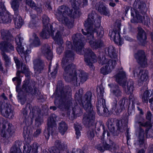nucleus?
I'll return each instance as SVG.
<instances>
[{
  "label": "nucleus",
  "instance_id": "nucleus-1",
  "mask_svg": "<svg viewBox=\"0 0 153 153\" xmlns=\"http://www.w3.org/2000/svg\"><path fill=\"white\" fill-rule=\"evenodd\" d=\"M56 99L54 103L56 106L61 109L63 110L64 109H69L73 108V112L69 114V117L70 119L73 120L78 114V111L80 112V108L77 107L74 108L76 106L74 104V101L72 98L71 90L70 87L64 88L58 94L57 91L54 94Z\"/></svg>",
  "mask_w": 153,
  "mask_h": 153
},
{
  "label": "nucleus",
  "instance_id": "nucleus-2",
  "mask_svg": "<svg viewBox=\"0 0 153 153\" xmlns=\"http://www.w3.org/2000/svg\"><path fill=\"white\" fill-rule=\"evenodd\" d=\"M72 11V10H70L68 7L63 5L59 7L55 14L58 21L69 28H72L73 27V21L71 19H69L66 15L75 18L79 17L81 14L79 9H75L73 13Z\"/></svg>",
  "mask_w": 153,
  "mask_h": 153
},
{
  "label": "nucleus",
  "instance_id": "nucleus-3",
  "mask_svg": "<svg viewBox=\"0 0 153 153\" xmlns=\"http://www.w3.org/2000/svg\"><path fill=\"white\" fill-rule=\"evenodd\" d=\"M134 8L131 9V15L133 18L131 20L133 23H138L143 21L142 16L140 15L139 12L135 9H138L142 14H144L147 10L146 5L143 1L135 0L133 4Z\"/></svg>",
  "mask_w": 153,
  "mask_h": 153
},
{
  "label": "nucleus",
  "instance_id": "nucleus-4",
  "mask_svg": "<svg viewBox=\"0 0 153 153\" xmlns=\"http://www.w3.org/2000/svg\"><path fill=\"white\" fill-rule=\"evenodd\" d=\"M97 16V15L94 11H92L89 13L88 18L85 21V31L83 29H82V32L83 35L87 36V39L88 40L93 41L94 36L93 35L94 29L93 21L94 18Z\"/></svg>",
  "mask_w": 153,
  "mask_h": 153
},
{
  "label": "nucleus",
  "instance_id": "nucleus-5",
  "mask_svg": "<svg viewBox=\"0 0 153 153\" xmlns=\"http://www.w3.org/2000/svg\"><path fill=\"white\" fill-rule=\"evenodd\" d=\"M61 65L64 70L63 76L67 82H71L74 76L76 75V71L75 65L71 62L61 63Z\"/></svg>",
  "mask_w": 153,
  "mask_h": 153
},
{
  "label": "nucleus",
  "instance_id": "nucleus-6",
  "mask_svg": "<svg viewBox=\"0 0 153 153\" xmlns=\"http://www.w3.org/2000/svg\"><path fill=\"white\" fill-rule=\"evenodd\" d=\"M0 130H1V135L8 140L12 137L14 133L13 127L12 124L0 117Z\"/></svg>",
  "mask_w": 153,
  "mask_h": 153
},
{
  "label": "nucleus",
  "instance_id": "nucleus-7",
  "mask_svg": "<svg viewBox=\"0 0 153 153\" xmlns=\"http://www.w3.org/2000/svg\"><path fill=\"white\" fill-rule=\"evenodd\" d=\"M98 62L100 64L104 65L100 69L101 72L104 75H106L111 72L117 64L115 60L108 59L104 56L102 58L99 57Z\"/></svg>",
  "mask_w": 153,
  "mask_h": 153
},
{
  "label": "nucleus",
  "instance_id": "nucleus-8",
  "mask_svg": "<svg viewBox=\"0 0 153 153\" xmlns=\"http://www.w3.org/2000/svg\"><path fill=\"white\" fill-rule=\"evenodd\" d=\"M64 30V27L62 26H59V28L55 33V36H53V39L55 44L58 46V47L57 48L56 51L59 54H60L62 52L64 49V46H63L64 41L62 37Z\"/></svg>",
  "mask_w": 153,
  "mask_h": 153
},
{
  "label": "nucleus",
  "instance_id": "nucleus-9",
  "mask_svg": "<svg viewBox=\"0 0 153 153\" xmlns=\"http://www.w3.org/2000/svg\"><path fill=\"white\" fill-rule=\"evenodd\" d=\"M151 122V121L148 120L145 123H143L141 122H137L138 123V124L140 126L139 131V132L138 140L136 142L134 143L135 145H139L140 147H142L143 146L145 147L146 146L144 141V131L143 129L140 128V126L148 127L150 128L152 126Z\"/></svg>",
  "mask_w": 153,
  "mask_h": 153
},
{
  "label": "nucleus",
  "instance_id": "nucleus-10",
  "mask_svg": "<svg viewBox=\"0 0 153 153\" xmlns=\"http://www.w3.org/2000/svg\"><path fill=\"white\" fill-rule=\"evenodd\" d=\"M72 39L76 53L80 55L82 54L84 46L82 41L85 39L84 36L80 33H76L73 35Z\"/></svg>",
  "mask_w": 153,
  "mask_h": 153
},
{
  "label": "nucleus",
  "instance_id": "nucleus-11",
  "mask_svg": "<svg viewBox=\"0 0 153 153\" xmlns=\"http://www.w3.org/2000/svg\"><path fill=\"white\" fill-rule=\"evenodd\" d=\"M23 38L21 37L20 34L17 35L15 38V41L17 47L16 48V50L18 53L22 54L23 53L24 59L27 62L30 60V56L29 54L30 53V51L27 50L25 52H24V48L22 45V42L23 40Z\"/></svg>",
  "mask_w": 153,
  "mask_h": 153
},
{
  "label": "nucleus",
  "instance_id": "nucleus-12",
  "mask_svg": "<svg viewBox=\"0 0 153 153\" xmlns=\"http://www.w3.org/2000/svg\"><path fill=\"white\" fill-rule=\"evenodd\" d=\"M121 24L120 21L119 20L116 21L115 23L114 26L115 27V30L113 31L110 30L109 35L111 37L114 38V42L117 44L121 45L123 43V42L120 36V31Z\"/></svg>",
  "mask_w": 153,
  "mask_h": 153
},
{
  "label": "nucleus",
  "instance_id": "nucleus-13",
  "mask_svg": "<svg viewBox=\"0 0 153 153\" xmlns=\"http://www.w3.org/2000/svg\"><path fill=\"white\" fill-rule=\"evenodd\" d=\"M84 56L86 65L93 69V64L97 61V57L96 55L90 48H88L85 50Z\"/></svg>",
  "mask_w": 153,
  "mask_h": 153
},
{
  "label": "nucleus",
  "instance_id": "nucleus-14",
  "mask_svg": "<svg viewBox=\"0 0 153 153\" xmlns=\"http://www.w3.org/2000/svg\"><path fill=\"white\" fill-rule=\"evenodd\" d=\"M86 113L83 116L82 122L84 125L89 127L94 125L93 123L95 118V113L93 109L92 110L88 108V110H85Z\"/></svg>",
  "mask_w": 153,
  "mask_h": 153
},
{
  "label": "nucleus",
  "instance_id": "nucleus-15",
  "mask_svg": "<svg viewBox=\"0 0 153 153\" xmlns=\"http://www.w3.org/2000/svg\"><path fill=\"white\" fill-rule=\"evenodd\" d=\"M40 109L36 107H33L30 113L32 117L35 118V125L39 127L44 123V120L42 115L41 114Z\"/></svg>",
  "mask_w": 153,
  "mask_h": 153
},
{
  "label": "nucleus",
  "instance_id": "nucleus-16",
  "mask_svg": "<svg viewBox=\"0 0 153 153\" xmlns=\"http://www.w3.org/2000/svg\"><path fill=\"white\" fill-rule=\"evenodd\" d=\"M94 18L93 21L94 32L96 33L97 36L99 38L102 37L104 34L103 28L100 26L101 19L100 17H97V16Z\"/></svg>",
  "mask_w": 153,
  "mask_h": 153
},
{
  "label": "nucleus",
  "instance_id": "nucleus-17",
  "mask_svg": "<svg viewBox=\"0 0 153 153\" xmlns=\"http://www.w3.org/2000/svg\"><path fill=\"white\" fill-rule=\"evenodd\" d=\"M33 62L35 74L37 76L41 73L44 70L45 67L44 61L41 58H38L34 59Z\"/></svg>",
  "mask_w": 153,
  "mask_h": 153
},
{
  "label": "nucleus",
  "instance_id": "nucleus-18",
  "mask_svg": "<svg viewBox=\"0 0 153 153\" xmlns=\"http://www.w3.org/2000/svg\"><path fill=\"white\" fill-rule=\"evenodd\" d=\"M79 73L78 77L76 76L77 73H76V75L74 76L71 81L74 83H76L77 85H78V84L79 85L81 83H83L86 81L88 76V74L84 71H79Z\"/></svg>",
  "mask_w": 153,
  "mask_h": 153
},
{
  "label": "nucleus",
  "instance_id": "nucleus-19",
  "mask_svg": "<svg viewBox=\"0 0 153 153\" xmlns=\"http://www.w3.org/2000/svg\"><path fill=\"white\" fill-rule=\"evenodd\" d=\"M35 84L34 83L30 82L29 80H25L23 83L22 90L26 93H30L32 94H35L36 91V88H34V92L33 91Z\"/></svg>",
  "mask_w": 153,
  "mask_h": 153
},
{
  "label": "nucleus",
  "instance_id": "nucleus-20",
  "mask_svg": "<svg viewBox=\"0 0 153 153\" xmlns=\"http://www.w3.org/2000/svg\"><path fill=\"white\" fill-rule=\"evenodd\" d=\"M134 57L138 63L142 67H146L147 64V60L145 58V53L143 50H139L134 55Z\"/></svg>",
  "mask_w": 153,
  "mask_h": 153
},
{
  "label": "nucleus",
  "instance_id": "nucleus-21",
  "mask_svg": "<svg viewBox=\"0 0 153 153\" xmlns=\"http://www.w3.org/2000/svg\"><path fill=\"white\" fill-rule=\"evenodd\" d=\"M92 96V94L90 91H88L86 92L85 95L82 102L83 107L85 110H88V108L92 110L93 108V107L91 103V98Z\"/></svg>",
  "mask_w": 153,
  "mask_h": 153
},
{
  "label": "nucleus",
  "instance_id": "nucleus-22",
  "mask_svg": "<svg viewBox=\"0 0 153 153\" xmlns=\"http://www.w3.org/2000/svg\"><path fill=\"white\" fill-rule=\"evenodd\" d=\"M126 99L125 98H122L119 101V104L117 106V101H116L113 103L112 106V111H114L117 114L121 112L124 109V105L125 104Z\"/></svg>",
  "mask_w": 153,
  "mask_h": 153
},
{
  "label": "nucleus",
  "instance_id": "nucleus-23",
  "mask_svg": "<svg viewBox=\"0 0 153 153\" xmlns=\"http://www.w3.org/2000/svg\"><path fill=\"white\" fill-rule=\"evenodd\" d=\"M50 48V46L48 44H44L41 47V52L48 60L51 61L53 58V55Z\"/></svg>",
  "mask_w": 153,
  "mask_h": 153
},
{
  "label": "nucleus",
  "instance_id": "nucleus-24",
  "mask_svg": "<svg viewBox=\"0 0 153 153\" xmlns=\"http://www.w3.org/2000/svg\"><path fill=\"white\" fill-rule=\"evenodd\" d=\"M120 83L121 84L120 85L123 87V90L126 94H129L132 93L134 88V82L132 80H129L127 82H125L122 84L121 82Z\"/></svg>",
  "mask_w": 153,
  "mask_h": 153
},
{
  "label": "nucleus",
  "instance_id": "nucleus-25",
  "mask_svg": "<svg viewBox=\"0 0 153 153\" xmlns=\"http://www.w3.org/2000/svg\"><path fill=\"white\" fill-rule=\"evenodd\" d=\"M30 105L29 104H27L25 108H23L22 111L23 122V123H25L27 126L31 124L32 123L31 119H30V120H29L27 114V107L28 108L30 109Z\"/></svg>",
  "mask_w": 153,
  "mask_h": 153
},
{
  "label": "nucleus",
  "instance_id": "nucleus-26",
  "mask_svg": "<svg viewBox=\"0 0 153 153\" xmlns=\"http://www.w3.org/2000/svg\"><path fill=\"white\" fill-rule=\"evenodd\" d=\"M105 104V101L104 99L102 97L98 98L97 108V113L100 115H101L106 112L107 109L104 107Z\"/></svg>",
  "mask_w": 153,
  "mask_h": 153
},
{
  "label": "nucleus",
  "instance_id": "nucleus-27",
  "mask_svg": "<svg viewBox=\"0 0 153 153\" xmlns=\"http://www.w3.org/2000/svg\"><path fill=\"white\" fill-rule=\"evenodd\" d=\"M0 49L1 52H9L14 50V47L11 43L7 41H2L0 43Z\"/></svg>",
  "mask_w": 153,
  "mask_h": 153
},
{
  "label": "nucleus",
  "instance_id": "nucleus-28",
  "mask_svg": "<svg viewBox=\"0 0 153 153\" xmlns=\"http://www.w3.org/2000/svg\"><path fill=\"white\" fill-rule=\"evenodd\" d=\"M2 106H1V112L2 115L6 118H12V110L11 109L10 105L6 103L4 105L3 108L2 109Z\"/></svg>",
  "mask_w": 153,
  "mask_h": 153
},
{
  "label": "nucleus",
  "instance_id": "nucleus-29",
  "mask_svg": "<svg viewBox=\"0 0 153 153\" xmlns=\"http://www.w3.org/2000/svg\"><path fill=\"white\" fill-rule=\"evenodd\" d=\"M108 85L111 88V91L114 96L118 98L121 96L122 91L118 85L113 84H109Z\"/></svg>",
  "mask_w": 153,
  "mask_h": 153
},
{
  "label": "nucleus",
  "instance_id": "nucleus-30",
  "mask_svg": "<svg viewBox=\"0 0 153 153\" xmlns=\"http://www.w3.org/2000/svg\"><path fill=\"white\" fill-rule=\"evenodd\" d=\"M50 28L51 32L50 30V29L49 27H48V28H46L45 27H43L42 31L40 33V36L44 39H47L49 38V35H51L53 38L54 35V33L55 32V31L51 30V26L50 25Z\"/></svg>",
  "mask_w": 153,
  "mask_h": 153
},
{
  "label": "nucleus",
  "instance_id": "nucleus-31",
  "mask_svg": "<svg viewBox=\"0 0 153 153\" xmlns=\"http://www.w3.org/2000/svg\"><path fill=\"white\" fill-rule=\"evenodd\" d=\"M74 54L70 50L66 51L64 53L62 62H71L74 59Z\"/></svg>",
  "mask_w": 153,
  "mask_h": 153
},
{
  "label": "nucleus",
  "instance_id": "nucleus-32",
  "mask_svg": "<svg viewBox=\"0 0 153 153\" xmlns=\"http://www.w3.org/2000/svg\"><path fill=\"white\" fill-rule=\"evenodd\" d=\"M11 19V16L5 10L0 12V23L10 22Z\"/></svg>",
  "mask_w": 153,
  "mask_h": 153
},
{
  "label": "nucleus",
  "instance_id": "nucleus-33",
  "mask_svg": "<svg viewBox=\"0 0 153 153\" xmlns=\"http://www.w3.org/2000/svg\"><path fill=\"white\" fill-rule=\"evenodd\" d=\"M95 7L96 9L102 14L109 16V12L104 5L102 2L96 4Z\"/></svg>",
  "mask_w": 153,
  "mask_h": 153
},
{
  "label": "nucleus",
  "instance_id": "nucleus-34",
  "mask_svg": "<svg viewBox=\"0 0 153 153\" xmlns=\"http://www.w3.org/2000/svg\"><path fill=\"white\" fill-rule=\"evenodd\" d=\"M114 122V120L113 118H109L107 122V125L112 134L114 136H117L119 133L115 130V128L113 125Z\"/></svg>",
  "mask_w": 153,
  "mask_h": 153
},
{
  "label": "nucleus",
  "instance_id": "nucleus-35",
  "mask_svg": "<svg viewBox=\"0 0 153 153\" xmlns=\"http://www.w3.org/2000/svg\"><path fill=\"white\" fill-rule=\"evenodd\" d=\"M115 77L117 82L120 85L126 82V74L124 71L121 70Z\"/></svg>",
  "mask_w": 153,
  "mask_h": 153
},
{
  "label": "nucleus",
  "instance_id": "nucleus-36",
  "mask_svg": "<svg viewBox=\"0 0 153 153\" xmlns=\"http://www.w3.org/2000/svg\"><path fill=\"white\" fill-rule=\"evenodd\" d=\"M138 29V39L140 42L141 45H143L145 44V41L146 39V33L141 27H139Z\"/></svg>",
  "mask_w": 153,
  "mask_h": 153
},
{
  "label": "nucleus",
  "instance_id": "nucleus-37",
  "mask_svg": "<svg viewBox=\"0 0 153 153\" xmlns=\"http://www.w3.org/2000/svg\"><path fill=\"white\" fill-rule=\"evenodd\" d=\"M16 28H20L23 24L22 19L19 15V12L17 14L14 13L13 18Z\"/></svg>",
  "mask_w": 153,
  "mask_h": 153
},
{
  "label": "nucleus",
  "instance_id": "nucleus-38",
  "mask_svg": "<svg viewBox=\"0 0 153 153\" xmlns=\"http://www.w3.org/2000/svg\"><path fill=\"white\" fill-rule=\"evenodd\" d=\"M105 51V53L111 58L115 59L117 57V53L113 46H110L106 48Z\"/></svg>",
  "mask_w": 153,
  "mask_h": 153
},
{
  "label": "nucleus",
  "instance_id": "nucleus-39",
  "mask_svg": "<svg viewBox=\"0 0 153 153\" xmlns=\"http://www.w3.org/2000/svg\"><path fill=\"white\" fill-rule=\"evenodd\" d=\"M140 76L138 80V84L141 85L142 83L146 81L148 77V71L146 70H140L139 72Z\"/></svg>",
  "mask_w": 153,
  "mask_h": 153
},
{
  "label": "nucleus",
  "instance_id": "nucleus-40",
  "mask_svg": "<svg viewBox=\"0 0 153 153\" xmlns=\"http://www.w3.org/2000/svg\"><path fill=\"white\" fill-rule=\"evenodd\" d=\"M39 147L38 144L36 143L33 144V147L32 148V151L31 152V147L28 146L26 148L25 146H23V153H37V149Z\"/></svg>",
  "mask_w": 153,
  "mask_h": 153
},
{
  "label": "nucleus",
  "instance_id": "nucleus-41",
  "mask_svg": "<svg viewBox=\"0 0 153 153\" xmlns=\"http://www.w3.org/2000/svg\"><path fill=\"white\" fill-rule=\"evenodd\" d=\"M1 34L2 38L4 40L10 41L13 40V37L8 30H1Z\"/></svg>",
  "mask_w": 153,
  "mask_h": 153
},
{
  "label": "nucleus",
  "instance_id": "nucleus-42",
  "mask_svg": "<svg viewBox=\"0 0 153 153\" xmlns=\"http://www.w3.org/2000/svg\"><path fill=\"white\" fill-rule=\"evenodd\" d=\"M56 116L54 114H52L48 119V126L54 128L56 126L55 122Z\"/></svg>",
  "mask_w": 153,
  "mask_h": 153
},
{
  "label": "nucleus",
  "instance_id": "nucleus-43",
  "mask_svg": "<svg viewBox=\"0 0 153 153\" xmlns=\"http://www.w3.org/2000/svg\"><path fill=\"white\" fill-rule=\"evenodd\" d=\"M22 0H11V7L13 10L14 13L16 14L19 12V2Z\"/></svg>",
  "mask_w": 153,
  "mask_h": 153
},
{
  "label": "nucleus",
  "instance_id": "nucleus-44",
  "mask_svg": "<svg viewBox=\"0 0 153 153\" xmlns=\"http://www.w3.org/2000/svg\"><path fill=\"white\" fill-rule=\"evenodd\" d=\"M116 125L117 130V131H119L120 132H123L125 131L126 128H127V125L125 124L124 122L122 120H117Z\"/></svg>",
  "mask_w": 153,
  "mask_h": 153
},
{
  "label": "nucleus",
  "instance_id": "nucleus-45",
  "mask_svg": "<svg viewBox=\"0 0 153 153\" xmlns=\"http://www.w3.org/2000/svg\"><path fill=\"white\" fill-rule=\"evenodd\" d=\"M23 136L25 140L27 143H29L32 140V133L27 129V128H24L23 130Z\"/></svg>",
  "mask_w": 153,
  "mask_h": 153
},
{
  "label": "nucleus",
  "instance_id": "nucleus-46",
  "mask_svg": "<svg viewBox=\"0 0 153 153\" xmlns=\"http://www.w3.org/2000/svg\"><path fill=\"white\" fill-rule=\"evenodd\" d=\"M89 43L91 47L95 49L100 48L103 45V42L100 40H96L95 42L90 41Z\"/></svg>",
  "mask_w": 153,
  "mask_h": 153
},
{
  "label": "nucleus",
  "instance_id": "nucleus-47",
  "mask_svg": "<svg viewBox=\"0 0 153 153\" xmlns=\"http://www.w3.org/2000/svg\"><path fill=\"white\" fill-rule=\"evenodd\" d=\"M68 126L66 123L62 121L59 123L58 129L59 132L62 135L66 132L68 129Z\"/></svg>",
  "mask_w": 153,
  "mask_h": 153
},
{
  "label": "nucleus",
  "instance_id": "nucleus-48",
  "mask_svg": "<svg viewBox=\"0 0 153 153\" xmlns=\"http://www.w3.org/2000/svg\"><path fill=\"white\" fill-rule=\"evenodd\" d=\"M19 71L21 72V73L25 74L26 77H29L30 76L31 72L29 71L28 67L24 64L22 63L21 70Z\"/></svg>",
  "mask_w": 153,
  "mask_h": 153
},
{
  "label": "nucleus",
  "instance_id": "nucleus-49",
  "mask_svg": "<svg viewBox=\"0 0 153 153\" xmlns=\"http://www.w3.org/2000/svg\"><path fill=\"white\" fill-rule=\"evenodd\" d=\"M74 125L76 131V137L77 139H78L81 135V131H82V126L81 124L76 122Z\"/></svg>",
  "mask_w": 153,
  "mask_h": 153
},
{
  "label": "nucleus",
  "instance_id": "nucleus-50",
  "mask_svg": "<svg viewBox=\"0 0 153 153\" xmlns=\"http://www.w3.org/2000/svg\"><path fill=\"white\" fill-rule=\"evenodd\" d=\"M153 94V92L152 91H151V93H150L149 90L145 91L142 95V98L143 101L146 103H148V99H149L150 97H151Z\"/></svg>",
  "mask_w": 153,
  "mask_h": 153
},
{
  "label": "nucleus",
  "instance_id": "nucleus-51",
  "mask_svg": "<svg viewBox=\"0 0 153 153\" xmlns=\"http://www.w3.org/2000/svg\"><path fill=\"white\" fill-rule=\"evenodd\" d=\"M89 130L87 132V136L89 139L91 140L94 137L95 126H92L88 127Z\"/></svg>",
  "mask_w": 153,
  "mask_h": 153
},
{
  "label": "nucleus",
  "instance_id": "nucleus-52",
  "mask_svg": "<svg viewBox=\"0 0 153 153\" xmlns=\"http://www.w3.org/2000/svg\"><path fill=\"white\" fill-rule=\"evenodd\" d=\"M118 148L117 146H116L114 143H113L111 145L105 143H104V149L105 150H109L111 151H114L116 149Z\"/></svg>",
  "mask_w": 153,
  "mask_h": 153
},
{
  "label": "nucleus",
  "instance_id": "nucleus-53",
  "mask_svg": "<svg viewBox=\"0 0 153 153\" xmlns=\"http://www.w3.org/2000/svg\"><path fill=\"white\" fill-rule=\"evenodd\" d=\"M33 36L34 38L32 43L33 46L35 47H37L41 45V42L37 35L35 33H34Z\"/></svg>",
  "mask_w": 153,
  "mask_h": 153
},
{
  "label": "nucleus",
  "instance_id": "nucleus-54",
  "mask_svg": "<svg viewBox=\"0 0 153 153\" xmlns=\"http://www.w3.org/2000/svg\"><path fill=\"white\" fill-rule=\"evenodd\" d=\"M1 55L5 61L6 67L9 66L11 65V61L9 56L4 52H1Z\"/></svg>",
  "mask_w": 153,
  "mask_h": 153
},
{
  "label": "nucleus",
  "instance_id": "nucleus-55",
  "mask_svg": "<svg viewBox=\"0 0 153 153\" xmlns=\"http://www.w3.org/2000/svg\"><path fill=\"white\" fill-rule=\"evenodd\" d=\"M49 17L45 15H44L42 17V22L43 25V27H45L46 28H48V25L49 24Z\"/></svg>",
  "mask_w": 153,
  "mask_h": 153
},
{
  "label": "nucleus",
  "instance_id": "nucleus-56",
  "mask_svg": "<svg viewBox=\"0 0 153 153\" xmlns=\"http://www.w3.org/2000/svg\"><path fill=\"white\" fill-rule=\"evenodd\" d=\"M54 128L52 127L48 126V128L46 130H45L44 132V134L46 139H48L50 136V134H52L53 132Z\"/></svg>",
  "mask_w": 153,
  "mask_h": 153
},
{
  "label": "nucleus",
  "instance_id": "nucleus-57",
  "mask_svg": "<svg viewBox=\"0 0 153 153\" xmlns=\"http://www.w3.org/2000/svg\"><path fill=\"white\" fill-rule=\"evenodd\" d=\"M39 26V21L31 20L30 22L29 27L31 28L35 29Z\"/></svg>",
  "mask_w": 153,
  "mask_h": 153
},
{
  "label": "nucleus",
  "instance_id": "nucleus-58",
  "mask_svg": "<svg viewBox=\"0 0 153 153\" xmlns=\"http://www.w3.org/2000/svg\"><path fill=\"white\" fill-rule=\"evenodd\" d=\"M55 146L56 147V148L60 149H62L64 147V144L63 143H61V141L59 140H56L55 142Z\"/></svg>",
  "mask_w": 153,
  "mask_h": 153
},
{
  "label": "nucleus",
  "instance_id": "nucleus-59",
  "mask_svg": "<svg viewBox=\"0 0 153 153\" xmlns=\"http://www.w3.org/2000/svg\"><path fill=\"white\" fill-rule=\"evenodd\" d=\"M22 145V143L21 141L19 140L16 141L15 142L14 145L12 147V150H13L14 149H16V148L20 149Z\"/></svg>",
  "mask_w": 153,
  "mask_h": 153
},
{
  "label": "nucleus",
  "instance_id": "nucleus-60",
  "mask_svg": "<svg viewBox=\"0 0 153 153\" xmlns=\"http://www.w3.org/2000/svg\"><path fill=\"white\" fill-rule=\"evenodd\" d=\"M83 93V90L82 89H81L79 90L78 92L76 93L75 94V97L76 99H79L80 100L81 99V97Z\"/></svg>",
  "mask_w": 153,
  "mask_h": 153
},
{
  "label": "nucleus",
  "instance_id": "nucleus-61",
  "mask_svg": "<svg viewBox=\"0 0 153 153\" xmlns=\"http://www.w3.org/2000/svg\"><path fill=\"white\" fill-rule=\"evenodd\" d=\"M26 3L32 9H33L36 6L35 3L32 0H26Z\"/></svg>",
  "mask_w": 153,
  "mask_h": 153
},
{
  "label": "nucleus",
  "instance_id": "nucleus-62",
  "mask_svg": "<svg viewBox=\"0 0 153 153\" xmlns=\"http://www.w3.org/2000/svg\"><path fill=\"white\" fill-rule=\"evenodd\" d=\"M129 98L130 101H131L132 103H136V104H138V101L136 98L134 97L133 94H131L129 96Z\"/></svg>",
  "mask_w": 153,
  "mask_h": 153
},
{
  "label": "nucleus",
  "instance_id": "nucleus-63",
  "mask_svg": "<svg viewBox=\"0 0 153 153\" xmlns=\"http://www.w3.org/2000/svg\"><path fill=\"white\" fill-rule=\"evenodd\" d=\"M152 114L150 111H148L146 114V119L148 120L151 121Z\"/></svg>",
  "mask_w": 153,
  "mask_h": 153
},
{
  "label": "nucleus",
  "instance_id": "nucleus-64",
  "mask_svg": "<svg viewBox=\"0 0 153 153\" xmlns=\"http://www.w3.org/2000/svg\"><path fill=\"white\" fill-rule=\"evenodd\" d=\"M41 133V129L40 128H39L37 129L36 131L34 132L33 136L34 137H37L39 134Z\"/></svg>",
  "mask_w": 153,
  "mask_h": 153
}]
</instances>
